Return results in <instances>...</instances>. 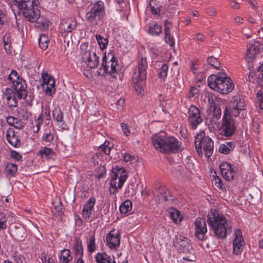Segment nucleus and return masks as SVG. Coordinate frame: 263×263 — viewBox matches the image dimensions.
I'll list each match as a JSON object with an SVG mask.
<instances>
[{
  "instance_id": "nucleus-1",
  "label": "nucleus",
  "mask_w": 263,
  "mask_h": 263,
  "mask_svg": "<svg viewBox=\"0 0 263 263\" xmlns=\"http://www.w3.org/2000/svg\"><path fill=\"white\" fill-rule=\"evenodd\" d=\"M151 140L155 149L161 153H178L183 149L181 142L174 137L168 136L163 133L153 135Z\"/></svg>"
},
{
  "instance_id": "nucleus-2",
  "label": "nucleus",
  "mask_w": 263,
  "mask_h": 263,
  "mask_svg": "<svg viewBox=\"0 0 263 263\" xmlns=\"http://www.w3.org/2000/svg\"><path fill=\"white\" fill-rule=\"evenodd\" d=\"M207 222L218 238H226L231 232L232 227L229 225L226 217L215 209H211L208 215Z\"/></svg>"
},
{
  "instance_id": "nucleus-3",
  "label": "nucleus",
  "mask_w": 263,
  "mask_h": 263,
  "mask_svg": "<svg viewBox=\"0 0 263 263\" xmlns=\"http://www.w3.org/2000/svg\"><path fill=\"white\" fill-rule=\"evenodd\" d=\"M8 80L13 90L6 88L3 95L4 99L9 100L14 97H17L18 99H25L27 96L26 84L20 78L18 73L15 70H12Z\"/></svg>"
},
{
  "instance_id": "nucleus-4",
  "label": "nucleus",
  "mask_w": 263,
  "mask_h": 263,
  "mask_svg": "<svg viewBox=\"0 0 263 263\" xmlns=\"http://www.w3.org/2000/svg\"><path fill=\"white\" fill-rule=\"evenodd\" d=\"M208 84L212 89L222 94L231 92L234 87L231 79L223 73L211 74L208 79Z\"/></svg>"
},
{
  "instance_id": "nucleus-5",
  "label": "nucleus",
  "mask_w": 263,
  "mask_h": 263,
  "mask_svg": "<svg viewBox=\"0 0 263 263\" xmlns=\"http://www.w3.org/2000/svg\"><path fill=\"white\" fill-rule=\"evenodd\" d=\"M195 145L199 156H202V149L206 157H210L213 153L214 142L211 138L205 136L203 130H200L195 136Z\"/></svg>"
},
{
  "instance_id": "nucleus-6",
  "label": "nucleus",
  "mask_w": 263,
  "mask_h": 263,
  "mask_svg": "<svg viewBox=\"0 0 263 263\" xmlns=\"http://www.w3.org/2000/svg\"><path fill=\"white\" fill-rule=\"evenodd\" d=\"M105 8L104 3L102 1H98L92 4L90 10L85 15L86 20L92 26H96L104 17Z\"/></svg>"
},
{
  "instance_id": "nucleus-7",
  "label": "nucleus",
  "mask_w": 263,
  "mask_h": 263,
  "mask_svg": "<svg viewBox=\"0 0 263 263\" xmlns=\"http://www.w3.org/2000/svg\"><path fill=\"white\" fill-rule=\"evenodd\" d=\"M80 54L82 61L90 68H96L99 63V57L94 52L87 43H83L80 46Z\"/></svg>"
},
{
  "instance_id": "nucleus-8",
  "label": "nucleus",
  "mask_w": 263,
  "mask_h": 263,
  "mask_svg": "<svg viewBox=\"0 0 263 263\" xmlns=\"http://www.w3.org/2000/svg\"><path fill=\"white\" fill-rule=\"evenodd\" d=\"M245 101L239 97H234L231 100L226 107L224 114L228 117H237L241 110L244 109Z\"/></svg>"
},
{
  "instance_id": "nucleus-9",
  "label": "nucleus",
  "mask_w": 263,
  "mask_h": 263,
  "mask_svg": "<svg viewBox=\"0 0 263 263\" xmlns=\"http://www.w3.org/2000/svg\"><path fill=\"white\" fill-rule=\"evenodd\" d=\"M102 65L104 72L108 73L114 77H115L114 74L119 70L120 66L118 64V59L112 53H109L107 56L106 54H104Z\"/></svg>"
},
{
  "instance_id": "nucleus-10",
  "label": "nucleus",
  "mask_w": 263,
  "mask_h": 263,
  "mask_svg": "<svg viewBox=\"0 0 263 263\" xmlns=\"http://www.w3.org/2000/svg\"><path fill=\"white\" fill-rule=\"evenodd\" d=\"M187 122L191 129H196L198 126L203 121L200 109L192 105L188 109Z\"/></svg>"
},
{
  "instance_id": "nucleus-11",
  "label": "nucleus",
  "mask_w": 263,
  "mask_h": 263,
  "mask_svg": "<svg viewBox=\"0 0 263 263\" xmlns=\"http://www.w3.org/2000/svg\"><path fill=\"white\" fill-rule=\"evenodd\" d=\"M147 64L145 59L141 58L133 70V81H145L146 79Z\"/></svg>"
},
{
  "instance_id": "nucleus-12",
  "label": "nucleus",
  "mask_w": 263,
  "mask_h": 263,
  "mask_svg": "<svg viewBox=\"0 0 263 263\" xmlns=\"http://www.w3.org/2000/svg\"><path fill=\"white\" fill-rule=\"evenodd\" d=\"M235 125L231 117L223 115L222 122L219 129L221 135L226 137L231 136L235 130Z\"/></svg>"
},
{
  "instance_id": "nucleus-13",
  "label": "nucleus",
  "mask_w": 263,
  "mask_h": 263,
  "mask_svg": "<svg viewBox=\"0 0 263 263\" xmlns=\"http://www.w3.org/2000/svg\"><path fill=\"white\" fill-rule=\"evenodd\" d=\"M41 75L44 92L46 95L52 97L55 91L54 79L46 71H43Z\"/></svg>"
},
{
  "instance_id": "nucleus-14",
  "label": "nucleus",
  "mask_w": 263,
  "mask_h": 263,
  "mask_svg": "<svg viewBox=\"0 0 263 263\" xmlns=\"http://www.w3.org/2000/svg\"><path fill=\"white\" fill-rule=\"evenodd\" d=\"M120 235L114 230L106 236V245L110 250L116 251L120 246Z\"/></svg>"
},
{
  "instance_id": "nucleus-15",
  "label": "nucleus",
  "mask_w": 263,
  "mask_h": 263,
  "mask_svg": "<svg viewBox=\"0 0 263 263\" xmlns=\"http://www.w3.org/2000/svg\"><path fill=\"white\" fill-rule=\"evenodd\" d=\"M232 244L233 253L237 255L240 254L242 252L245 246V241L240 229H235Z\"/></svg>"
},
{
  "instance_id": "nucleus-16",
  "label": "nucleus",
  "mask_w": 263,
  "mask_h": 263,
  "mask_svg": "<svg viewBox=\"0 0 263 263\" xmlns=\"http://www.w3.org/2000/svg\"><path fill=\"white\" fill-rule=\"evenodd\" d=\"M24 17L31 22H35L40 17V11L38 9L37 3L32 5L30 7L21 9Z\"/></svg>"
},
{
  "instance_id": "nucleus-17",
  "label": "nucleus",
  "mask_w": 263,
  "mask_h": 263,
  "mask_svg": "<svg viewBox=\"0 0 263 263\" xmlns=\"http://www.w3.org/2000/svg\"><path fill=\"white\" fill-rule=\"evenodd\" d=\"M260 44L258 42L254 41L247 46L246 59L248 62H252L259 53Z\"/></svg>"
},
{
  "instance_id": "nucleus-18",
  "label": "nucleus",
  "mask_w": 263,
  "mask_h": 263,
  "mask_svg": "<svg viewBox=\"0 0 263 263\" xmlns=\"http://www.w3.org/2000/svg\"><path fill=\"white\" fill-rule=\"evenodd\" d=\"M220 171L222 177L228 181L233 180L235 174L234 167L231 163L223 162L220 165Z\"/></svg>"
},
{
  "instance_id": "nucleus-19",
  "label": "nucleus",
  "mask_w": 263,
  "mask_h": 263,
  "mask_svg": "<svg viewBox=\"0 0 263 263\" xmlns=\"http://www.w3.org/2000/svg\"><path fill=\"white\" fill-rule=\"evenodd\" d=\"M111 177L114 178L115 179H118V187H122L124 182L128 178V175L125 168L117 166L112 168Z\"/></svg>"
},
{
  "instance_id": "nucleus-20",
  "label": "nucleus",
  "mask_w": 263,
  "mask_h": 263,
  "mask_svg": "<svg viewBox=\"0 0 263 263\" xmlns=\"http://www.w3.org/2000/svg\"><path fill=\"white\" fill-rule=\"evenodd\" d=\"M77 28V23L76 21L67 19L61 20L59 29L62 35L65 37L68 33L71 32Z\"/></svg>"
},
{
  "instance_id": "nucleus-21",
  "label": "nucleus",
  "mask_w": 263,
  "mask_h": 263,
  "mask_svg": "<svg viewBox=\"0 0 263 263\" xmlns=\"http://www.w3.org/2000/svg\"><path fill=\"white\" fill-rule=\"evenodd\" d=\"M195 235L200 240L204 238V235L207 232L206 224L205 220L201 217L196 218L195 222Z\"/></svg>"
},
{
  "instance_id": "nucleus-22",
  "label": "nucleus",
  "mask_w": 263,
  "mask_h": 263,
  "mask_svg": "<svg viewBox=\"0 0 263 263\" xmlns=\"http://www.w3.org/2000/svg\"><path fill=\"white\" fill-rule=\"evenodd\" d=\"M96 203L94 197H91L84 205L82 211V217L85 220H88L91 215L92 210Z\"/></svg>"
},
{
  "instance_id": "nucleus-23",
  "label": "nucleus",
  "mask_w": 263,
  "mask_h": 263,
  "mask_svg": "<svg viewBox=\"0 0 263 263\" xmlns=\"http://www.w3.org/2000/svg\"><path fill=\"white\" fill-rule=\"evenodd\" d=\"M164 27L165 41L171 47H173L175 46V40L174 36L171 33L172 25L171 22L165 20L164 22Z\"/></svg>"
},
{
  "instance_id": "nucleus-24",
  "label": "nucleus",
  "mask_w": 263,
  "mask_h": 263,
  "mask_svg": "<svg viewBox=\"0 0 263 263\" xmlns=\"http://www.w3.org/2000/svg\"><path fill=\"white\" fill-rule=\"evenodd\" d=\"M85 239L88 252L92 254L97 249L95 232H90L88 235L85 236Z\"/></svg>"
},
{
  "instance_id": "nucleus-25",
  "label": "nucleus",
  "mask_w": 263,
  "mask_h": 263,
  "mask_svg": "<svg viewBox=\"0 0 263 263\" xmlns=\"http://www.w3.org/2000/svg\"><path fill=\"white\" fill-rule=\"evenodd\" d=\"M176 247L183 252H187L190 251L191 245L189 242V240L183 237L180 236L179 237L176 238L175 240Z\"/></svg>"
},
{
  "instance_id": "nucleus-26",
  "label": "nucleus",
  "mask_w": 263,
  "mask_h": 263,
  "mask_svg": "<svg viewBox=\"0 0 263 263\" xmlns=\"http://www.w3.org/2000/svg\"><path fill=\"white\" fill-rule=\"evenodd\" d=\"M97 263H116L114 255H109L105 252H99L95 255Z\"/></svg>"
},
{
  "instance_id": "nucleus-27",
  "label": "nucleus",
  "mask_w": 263,
  "mask_h": 263,
  "mask_svg": "<svg viewBox=\"0 0 263 263\" xmlns=\"http://www.w3.org/2000/svg\"><path fill=\"white\" fill-rule=\"evenodd\" d=\"M52 117L62 129H65L66 124L63 120V114L59 107H56L52 110Z\"/></svg>"
},
{
  "instance_id": "nucleus-28",
  "label": "nucleus",
  "mask_w": 263,
  "mask_h": 263,
  "mask_svg": "<svg viewBox=\"0 0 263 263\" xmlns=\"http://www.w3.org/2000/svg\"><path fill=\"white\" fill-rule=\"evenodd\" d=\"M73 250L74 254L78 257H83V247L82 241L80 237L76 236L74 238Z\"/></svg>"
},
{
  "instance_id": "nucleus-29",
  "label": "nucleus",
  "mask_w": 263,
  "mask_h": 263,
  "mask_svg": "<svg viewBox=\"0 0 263 263\" xmlns=\"http://www.w3.org/2000/svg\"><path fill=\"white\" fill-rule=\"evenodd\" d=\"M17 171V165L10 162H6L5 164L4 173L8 178L16 176Z\"/></svg>"
},
{
  "instance_id": "nucleus-30",
  "label": "nucleus",
  "mask_w": 263,
  "mask_h": 263,
  "mask_svg": "<svg viewBox=\"0 0 263 263\" xmlns=\"http://www.w3.org/2000/svg\"><path fill=\"white\" fill-rule=\"evenodd\" d=\"M6 138L8 142L13 146L17 147L21 145L17 136L15 135L14 132L12 129L7 131Z\"/></svg>"
},
{
  "instance_id": "nucleus-31",
  "label": "nucleus",
  "mask_w": 263,
  "mask_h": 263,
  "mask_svg": "<svg viewBox=\"0 0 263 263\" xmlns=\"http://www.w3.org/2000/svg\"><path fill=\"white\" fill-rule=\"evenodd\" d=\"M55 132L51 126H47L44 129L42 139L46 142H52L55 137Z\"/></svg>"
},
{
  "instance_id": "nucleus-32",
  "label": "nucleus",
  "mask_w": 263,
  "mask_h": 263,
  "mask_svg": "<svg viewBox=\"0 0 263 263\" xmlns=\"http://www.w3.org/2000/svg\"><path fill=\"white\" fill-rule=\"evenodd\" d=\"M147 32L152 36H158L162 33V27L156 22H152L149 23Z\"/></svg>"
},
{
  "instance_id": "nucleus-33",
  "label": "nucleus",
  "mask_w": 263,
  "mask_h": 263,
  "mask_svg": "<svg viewBox=\"0 0 263 263\" xmlns=\"http://www.w3.org/2000/svg\"><path fill=\"white\" fill-rule=\"evenodd\" d=\"M37 155L43 158L51 159L55 157V154L52 148L44 147L39 151Z\"/></svg>"
},
{
  "instance_id": "nucleus-34",
  "label": "nucleus",
  "mask_w": 263,
  "mask_h": 263,
  "mask_svg": "<svg viewBox=\"0 0 263 263\" xmlns=\"http://www.w3.org/2000/svg\"><path fill=\"white\" fill-rule=\"evenodd\" d=\"M73 257L69 249H64L60 252L59 255V263H70Z\"/></svg>"
},
{
  "instance_id": "nucleus-35",
  "label": "nucleus",
  "mask_w": 263,
  "mask_h": 263,
  "mask_svg": "<svg viewBox=\"0 0 263 263\" xmlns=\"http://www.w3.org/2000/svg\"><path fill=\"white\" fill-rule=\"evenodd\" d=\"M235 148V144L233 142H227L220 144L219 151L220 153L227 155L233 151Z\"/></svg>"
},
{
  "instance_id": "nucleus-36",
  "label": "nucleus",
  "mask_w": 263,
  "mask_h": 263,
  "mask_svg": "<svg viewBox=\"0 0 263 263\" xmlns=\"http://www.w3.org/2000/svg\"><path fill=\"white\" fill-rule=\"evenodd\" d=\"M119 180L115 179L114 178L111 177L109 182V192L110 195H116L118 192L119 190L122 187H118Z\"/></svg>"
},
{
  "instance_id": "nucleus-37",
  "label": "nucleus",
  "mask_w": 263,
  "mask_h": 263,
  "mask_svg": "<svg viewBox=\"0 0 263 263\" xmlns=\"http://www.w3.org/2000/svg\"><path fill=\"white\" fill-rule=\"evenodd\" d=\"M18 117L22 120H27L31 116V113L27 110L25 106L20 107L17 110Z\"/></svg>"
},
{
  "instance_id": "nucleus-38",
  "label": "nucleus",
  "mask_w": 263,
  "mask_h": 263,
  "mask_svg": "<svg viewBox=\"0 0 263 263\" xmlns=\"http://www.w3.org/2000/svg\"><path fill=\"white\" fill-rule=\"evenodd\" d=\"M168 213L170 217L175 223H178L181 222L182 217L178 210L174 208L170 209Z\"/></svg>"
},
{
  "instance_id": "nucleus-39",
  "label": "nucleus",
  "mask_w": 263,
  "mask_h": 263,
  "mask_svg": "<svg viewBox=\"0 0 263 263\" xmlns=\"http://www.w3.org/2000/svg\"><path fill=\"white\" fill-rule=\"evenodd\" d=\"M49 43L48 36L44 34L40 36L39 39V45L40 47L43 50L47 49Z\"/></svg>"
},
{
  "instance_id": "nucleus-40",
  "label": "nucleus",
  "mask_w": 263,
  "mask_h": 263,
  "mask_svg": "<svg viewBox=\"0 0 263 263\" xmlns=\"http://www.w3.org/2000/svg\"><path fill=\"white\" fill-rule=\"evenodd\" d=\"M132 209V203L129 200H126L122 202L120 206V211L121 214H125L130 212Z\"/></svg>"
},
{
  "instance_id": "nucleus-41",
  "label": "nucleus",
  "mask_w": 263,
  "mask_h": 263,
  "mask_svg": "<svg viewBox=\"0 0 263 263\" xmlns=\"http://www.w3.org/2000/svg\"><path fill=\"white\" fill-rule=\"evenodd\" d=\"M96 39L101 50L105 49L107 48L108 43V40L107 38L104 37L101 35L96 34Z\"/></svg>"
},
{
  "instance_id": "nucleus-42",
  "label": "nucleus",
  "mask_w": 263,
  "mask_h": 263,
  "mask_svg": "<svg viewBox=\"0 0 263 263\" xmlns=\"http://www.w3.org/2000/svg\"><path fill=\"white\" fill-rule=\"evenodd\" d=\"M144 81H133L134 88L137 93L139 95H143L144 91L143 87V82Z\"/></svg>"
},
{
  "instance_id": "nucleus-43",
  "label": "nucleus",
  "mask_w": 263,
  "mask_h": 263,
  "mask_svg": "<svg viewBox=\"0 0 263 263\" xmlns=\"http://www.w3.org/2000/svg\"><path fill=\"white\" fill-rule=\"evenodd\" d=\"M19 5L21 9L27 7L32 6L33 4L38 3V1L35 0H15Z\"/></svg>"
},
{
  "instance_id": "nucleus-44",
  "label": "nucleus",
  "mask_w": 263,
  "mask_h": 263,
  "mask_svg": "<svg viewBox=\"0 0 263 263\" xmlns=\"http://www.w3.org/2000/svg\"><path fill=\"white\" fill-rule=\"evenodd\" d=\"M110 143L108 141H105V142L100 146L99 151L102 154L108 155L110 154L111 146L109 145Z\"/></svg>"
},
{
  "instance_id": "nucleus-45",
  "label": "nucleus",
  "mask_w": 263,
  "mask_h": 263,
  "mask_svg": "<svg viewBox=\"0 0 263 263\" xmlns=\"http://www.w3.org/2000/svg\"><path fill=\"white\" fill-rule=\"evenodd\" d=\"M168 67L167 64H163L159 69L158 77L160 79L164 81L167 76Z\"/></svg>"
},
{
  "instance_id": "nucleus-46",
  "label": "nucleus",
  "mask_w": 263,
  "mask_h": 263,
  "mask_svg": "<svg viewBox=\"0 0 263 263\" xmlns=\"http://www.w3.org/2000/svg\"><path fill=\"white\" fill-rule=\"evenodd\" d=\"M39 117H41L43 120L44 119H46V120L49 121L50 119V110L49 107L47 106L43 107L42 111Z\"/></svg>"
},
{
  "instance_id": "nucleus-47",
  "label": "nucleus",
  "mask_w": 263,
  "mask_h": 263,
  "mask_svg": "<svg viewBox=\"0 0 263 263\" xmlns=\"http://www.w3.org/2000/svg\"><path fill=\"white\" fill-rule=\"evenodd\" d=\"M7 218L5 214L0 212V231H4L7 228Z\"/></svg>"
},
{
  "instance_id": "nucleus-48",
  "label": "nucleus",
  "mask_w": 263,
  "mask_h": 263,
  "mask_svg": "<svg viewBox=\"0 0 263 263\" xmlns=\"http://www.w3.org/2000/svg\"><path fill=\"white\" fill-rule=\"evenodd\" d=\"M207 62L209 64L217 69H219L220 67V64L219 61L213 57H209L207 60Z\"/></svg>"
},
{
  "instance_id": "nucleus-49",
  "label": "nucleus",
  "mask_w": 263,
  "mask_h": 263,
  "mask_svg": "<svg viewBox=\"0 0 263 263\" xmlns=\"http://www.w3.org/2000/svg\"><path fill=\"white\" fill-rule=\"evenodd\" d=\"M149 9L151 12L154 14H158L160 12V10L158 6L156 5L155 0H151L149 2Z\"/></svg>"
},
{
  "instance_id": "nucleus-50",
  "label": "nucleus",
  "mask_w": 263,
  "mask_h": 263,
  "mask_svg": "<svg viewBox=\"0 0 263 263\" xmlns=\"http://www.w3.org/2000/svg\"><path fill=\"white\" fill-rule=\"evenodd\" d=\"M43 120L41 117L38 118L34 121V125L33 126V130L34 133H38L41 128V126L43 124Z\"/></svg>"
},
{
  "instance_id": "nucleus-51",
  "label": "nucleus",
  "mask_w": 263,
  "mask_h": 263,
  "mask_svg": "<svg viewBox=\"0 0 263 263\" xmlns=\"http://www.w3.org/2000/svg\"><path fill=\"white\" fill-rule=\"evenodd\" d=\"M221 116V110L219 106L214 105L213 110V117L216 120H218L220 118Z\"/></svg>"
},
{
  "instance_id": "nucleus-52",
  "label": "nucleus",
  "mask_w": 263,
  "mask_h": 263,
  "mask_svg": "<svg viewBox=\"0 0 263 263\" xmlns=\"http://www.w3.org/2000/svg\"><path fill=\"white\" fill-rule=\"evenodd\" d=\"M256 98L260 108L263 109V92L262 90H260L257 92Z\"/></svg>"
},
{
  "instance_id": "nucleus-53",
  "label": "nucleus",
  "mask_w": 263,
  "mask_h": 263,
  "mask_svg": "<svg viewBox=\"0 0 263 263\" xmlns=\"http://www.w3.org/2000/svg\"><path fill=\"white\" fill-rule=\"evenodd\" d=\"M193 39L197 43L199 44L203 42L205 40L206 37L201 33H197L194 35Z\"/></svg>"
},
{
  "instance_id": "nucleus-54",
  "label": "nucleus",
  "mask_w": 263,
  "mask_h": 263,
  "mask_svg": "<svg viewBox=\"0 0 263 263\" xmlns=\"http://www.w3.org/2000/svg\"><path fill=\"white\" fill-rule=\"evenodd\" d=\"M121 127L122 128V132H123L124 134L126 136H128L131 134L130 132V128L129 126L126 123H122L121 124Z\"/></svg>"
},
{
  "instance_id": "nucleus-55",
  "label": "nucleus",
  "mask_w": 263,
  "mask_h": 263,
  "mask_svg": "<svg viewBox=\"0 0 263 263\" xmlns=\"http://www.w3.org/2000/svg\"><path fill=\"white\" fill-rule=\"evenodd\" d=\"M10 157L16 161L22 160V155L15 151H11L10 152Z\"/></svg>"
},
{
  "instance_id": "nucleus-56",
  "label": "nucleus",
  "mask_w": 263,
  "mask_h": 263,
  "mask_svg": "<svg viewBox=\"0 0 263 263\" xmlns=\"http://www.w3.org/2000/svg\"><path fill=\"white\" fill-rule=\"evenodd\" d=\"M124 105V99L122 98H120L116 103V108L119 111L122 110L123 109Z\"/></svg>"
},
{
  "instance_id": "nucleus-57",
  "label": "nucleus",
  "mask_w": 263,
  "mask_h": 263,
  "mask_svg": "<svg viewBox=\"0 0 263 263\" xmlns=\"http://www.w3.org/2000/svg\"><path fill=\"white\" fill-rule=\"evenodd\" d=\"M17 97H14L12 98L11 99H10L9 100H6V103L7 104L9 107H16L17 105Z\"/></svg>"
},
{
  "instance_id": "nucleus-58",
  "label": "nucleus",
  "mask_w": 263,
  "mask_h": 263,
  "mask_svg": "<svg viewBox=\"0 0 263 263\" xmlns=\"http://www.w3.org/2000/svg\"><path fill=\"white\" fill-rule=\"evenodd\" d=\"M6 18V14L5 11L0 9V30L2 29L3 26L4 25Z\"/></svg>"
},
{
  "instance_id": "nucleus-59",
  "label": "nucleus",
  "mask_w": 263,
  "mask_h": 263,
  "mask_svg": "<svg viewBox=\"0 0 263 263\" xmlns=\"http://www.w3.org/2000/svg\"><path fill=\"white\" fill-rule=\"evenodd\" d=\"M214 180H215L214 184H215V186L216 187H217L218 189L222 190L224 188V186H223L220 179L219 178V177L218 176H216L215 177Z\"/></svg>"
},
{
  "instance_id": "nucleus-60",
  "label": "nucleus",
  "mask_w": 263,
  "mask_h": 263,
  "mask_svg": "<svg viewBox=\"0 0 263 263\" xmlns=\"http://www.w3.org/2000/svg\"><path fill=\"white\" fill-rule=\"evenodd\" d=\"M199 92V89L195 86L191 87L189 92V97H196V95Z\"/></svg>"
},
{
  "instance_id": "nucleus-61",
  "label": "nucleus",
  "mask_w": 263,
  "mask_h": 263,
  "mask_svg": "<svg viewBox=\"0 0 263 263\" xmlns=\"http://www.w3.org/2000/svg\"><path fill=\"white\" fill-rule=\"evenodd\" d=\"M41 259L42 263H51L50 258L45 253H42L41 255Z\"/></svg>"
},
{
  "instance_id": "nucleus-62",
  "label": "nucleus",
  "mask_w": 263,
  "mask_h": 263,
  "mask_svg": "<svg viewBox=\"0 0 263 263\" xmlns=\"http://www.w3.org/2000/svg\"><path fill=\"white\" fill-rule=\"evenodd\" d=\"M6 121L9 125H13V124H15L16 122H17V118L12 116H9L6 118Z\"/></svg>"
},
{
  "instance_id": "nucleus-63",
  "label": "nucleus",
  "mask_w": 263,
  "mask_h": 263,
  "mask_svg": "<svg viewBox=\"0 0 263 263\" xmlns=\"http://www.w3.org/2000/svg\"><path fill=\"white\" fill-rule=\"evenodd\" d=\"M206 12L210 16H215L216 10L213 7H210L207 9Z\"/></svg>"
},
{
  "instance_id": "nucleus-64",
  "label": "nucleus",
  "mask_w": 263,
  "mask_h": 263,
  "mask_svg": "<svg viewBox=\"0 0 263 263\" xmlns=\"http://www.w3.org/2000/svg\"><path fill=\"white\" fill-rule=\"evenodd\" d=\"M13 258L16 263H23V258L21 255L17 253H15L13 255Z\"/></svg>"
}]
</instances>
